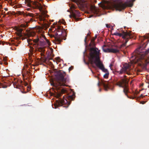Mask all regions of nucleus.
<instances>
[{"label":"nucleus","mask_w":149,"mask_h":149,"mask_svg":"<svg viewBox=\"0 0 149 149\" xmlns=\"http://www.w3.org/2000/svg\"><path fill=\"white\" fill-rule=\"evenodd\" d=\"M70 9H71V15H69L70 17H71V16L74 17L75 18L76 21H77L78 20V19L76 18L75 17L76 16H79L80 15V12L77 10H76L74 9L75 8V7L74 5L72 4L70 6H69Z\"/></svg>","instance_id":"obj_11"},{"label":"nucleus","mask_w":149,"mask_h":149,"mask_svg":"<svg viewBox=\"0 0 149 149\" xmlns=\"http://www.w3.org/2000/svg\"><path fill=\"white\" fill-rule=\"evenodd\" d=\"M24 2L25 4L31 8L39 9L40 13L38 16L40 21L42 22L44 25L46 26L50 25V22L46 19L48 16L47 14V11L45 10V6L42 4L41 0H35L34 2L31 0H25Z\"/></svg>","instance_id":"obj_2"},{"label":"nucleus","mask_w":149,"mask_h":149,"mask_svg":"<svg viewBox=\"0 0 149 149\" xmlns=\"http://www.w3.org/2000/svg\"><path fill=\"white\" fill-rule=\"evenodd\" d=\"M100 51V50L96 47H91L89 55L88 56L86 54V56L88 58L89 62L93 67L96 68V66L93 65L95 64L96 66L105 73L108 71L107 69L104 68L103 65L100 61L99 57Z\"/></svg>","instance_id":"obj_3"},{"label":"nucleus","mask_w":149,"mask_h":149,"mask_svg":"<svg viewBox=\"0 0 149 149\" xmlns=\"http://www.w3.org/2000/svg\"><path fill=\"white\" fill-rule=\"evenodd\" d=\"M89 46L90 47H91V46H92V44H91V42L89 44Z\"/></svg>","instance_id":"obj_39"},{"label":"nucleus","mask_w":149,"mask_h":149,"mask_svg":"<svg viewBox=\"0 0 149 149\" xmlns=\"http://www.w3.org/2000/svg\"><path fill=\"white\" fill-rule=\"evenodd\" d=\"M148 53H149V49H148L147 51H146L145 52V54H146V55L148 54Z\"/></svg>","instance_id":"obj_30"},{"label":"nucleus","mask_w":149,"mask_h":149,"mask_svg":"<svg viewBox=\"0 0 149 149\" xmlns=\"http://www.w3.org/2000/svg\"><path fill=\"white\" fill-rule=\"evenodd\" d=\"M133 5V3L130 1H127L123 3L122 2V10L125 9L127 7H131Z\"/></svg>","instance_id":"obj_17"},{"label":"nucleus","mask_w":149,"mask_h":149,"mask_svg":"<svg viewBox=\"0 0 149 149\" xmlns=\"http://www.w3.org/2000/svg\"><path fill=\"white\" fill-rule=\"evenodd\" d=\"M71 68L70 67L69 68V71H70V70H71V69H70Z\"/></svg>","instance_id":"obj_44"},{"label":"nucleus","mask_w":149,"mask_h":149,"mask_svg":"<svg viewBox=\"0 0 149 149\" xmlns=\"http://www.w3.org/2000/svg\"><path fill=\"white\" fill-rule=\"evenodd\" d=\"M27 74H28V75H29V72H27Z\"/></svg>","instance_id":"obj_45"},{"label":"nucleus","mask_w":149,"mask_h":149,"mask_svg":"<svg viewBox=\"0 0 149 149\" xmlns=\"http://www.w3.org/2000/svg\"><path fill=\"white\" fill-rule=\"evenodd\" d=\"M33 42L35 45L40 47L38 48V50L39 52H44L45 51V46H47L50 44L49 40L42 35L38 36L36 39L34 40Z\"/></svg>","instance_id":"obj_5"},{"label":"nucleus","mask_w":149,"mask_h":149,"mask_svg":"<svg viewBox=\"0 0 149 149\" xmlns=\"http://www.w3.org/2000/svg\"><path fill=\"white\" fill-rule=\"evenodd\" d=\"M113 34L115 36H118L120 37H121V33H120L118 32H115Z\"/></svg>","instance_id":"obj_25"},{"label":"nucleus","mask_w":149,"mask_h":149,"mask_svg":"<svg viewBox=\"0 0 149 149\" xmlns=\"http://www.w3.org/2000/svg\"><path fill=\"white\" fill-rule=\"evenodd\" d=\"M118 46V47L120 48L121 47V44L120 43H119Z\"/></svg>","instance_id":"obj_32"},{"label":"nucleus","mask_w":149,"mask_h":149,"mask_svg":"<svg viewBox=\"0 0 149 149\" xmlns=\"http://www.w3.org/2000/svg\"><path fill=\"white\" fill-rule=\"evenodd\" d=\"M140 49H136L134 53L133 54V56H132V58H134V60L135 63H138L140 65H144V63L143 62V59L144 58V56L139 50Z\"/></svg>","instance_id":"obj_7"},{"label":"nucleus","mask_w":149,"mask_h":149,"mask_svg":"<svg viewBox=\"0 0 149 149\" xmlns=\"http://www.w3.org/2000/svg\"><path fill=\"white\" fill-rule=\"evenodd\" d=\"M33 47H31V49L29 50V51L31 53H32V52H33Z\"/></svg>","instance_id":"obj_29"},{"label":"nucleus","mask_w":149,"mask_h":149,"mask_svg":"<svg viewBox=\"0 0 149 149\" xmlns=\"http://www.w3.org/2000/svg\"><path fill=\"white\" fill-rule=\"evenodd\" d=\"M123 52L125 54H125V52L124 51H123Z\"/></svg>","instance_id":"obj_50"},{"label":"nucleus","mask_w":149,"mask_h":149,"mask_svg":"<svg viewBox=\"0 0 149 149\" xmlns=\"http://www.w3.org/2000/svg\"><path fill=\"white\" fill-rule=\"evenodd\" d=\"M65 75V72L57 71L55 73V79L51 82V85L53 86V90L54 91L52 93L51 95L58 98V100H56L55 102V109L57 107L61 106L64 104L68 105L67 106L64 107H68L70 104V102H68L64 96L63 99L60 98L62 94L67 92L65 88L62 87V86H65V84L67 83V79L64 77Z\"/></svg>","instance_id":"obj_1"},{"label":"nucleus","mask_w":149,"mask_h":149,"mask_svg":"<svg viewBox=\"0 0 149 149\" xmlns=\"http://www.w3.org/2000/svg\"><path fill=\"white\" fill-rule=\"evenodd\" d=\"M26 10H27L29 11L30 10V8H27L26 9Z\"/></svg>","instance_id":"obj_38"},{"label":"nucleus","mask_w":149,"mask_h":149,"mask_svg":"<svg viewBox=\"0 0 149 149\" xmlns=\"http://www.w3.org/2000/svg\"><path fill=\"white\" fill-rule=\"evenodd\" d=\"M24 85L25 86H26L27 85H28V84L26 82H25L24 83Z\"/></svg>","instance_id":"obj_36"},{"label":"nucleus","mask_w":149,"mask_h":149,"mask_svg":"<svg viewBox=\"0 0 149 149\" xmlns=\"http://www.w3.org/2000/svg\"><path fill=\"white\" fill-rule=\"evenodd\" d=\"M25 26L23 25V26H22V27H24Z\"/></svg>","instance_id":"obj_47"},{"label":"nucleus","mask_w":149,"mask_h":149,"mask_svg":"<svg viewBox=\"0 0 149 149\" xmlns=\"http://www.w3.org/2000/svg\"><path fill=\"white\" fill-rule=\"evenodd\" d=\"M22 31L23 29L21 28H18L17 29V35L19 39L23 40L24 39V37L25 34L24 33H22Z\"/></svg>","instance_id":"obj_14"},{"label":"nucleus","mask_w":149,"mask_h":149,"mask_svg":"<svg viewBox=\"0 0 149 149\" xmlns=\"http://www.w3.org/2000/svg\"><path fill=\"white\" fill-rule=\"evenodd\" d=\"M135 0H132V2H134L135 1Z\"/></svg>","instance_id":"obj_48"},{"label":"nucleus","mask_w":149,"mask_h":149,"mask_svg":"<svg viewBox=\"0 0 149 149\" xmlns=\"http://www.w3.org/2000/svg\"><path fill=\"white\" fill-rule=\"evenodd\" d=\"M75 95L74 93H72V95H68L67 96V98L69 100H73L74 98V96Z\"/></svg>","instance_id":"obj_21"},{"label":"nucleus","mask_w":149,"mask_h":149,"mask_svg":"<svg viewBox=\"0 0 149 149\" xmlns=\"http://www.w3.org/2000/svg\"><path fill=\"white\" fill-rule=\"evenodd\" d=\"M29 58L31 62H33V60L35 58L33 56H32V55H31L30 54L29 55Z\"/></svg>","instance_id":"obj_22"},{"label":"nucleus","mask_w":149,"mask_h":149,"mask_svg":"<svg viewBox=\"0 0 149 149\" xmlns=\"http://www.w3.org/2000/svg\"><path fill=\"white\" fill-rule=\"evenodd\" d=\"M129 68V65L127 64H125L123 65V67L122 68V73L125 72L127 71Z\"/></svg>","instance_id":"obj_18"},{"label":"nucleus","mask_w":149,"mask_h":149,"mask_svg":"<svg viewBox=\"0 0 149 149\" xmlns=\"http://www.w3.org/2000/svg\"><path fill=\"white\" fill-rule=\"evenodd\" d=\"M27 42H28V44H30V42L29 41V40H28V39H27Z\"/></svg>","instance_id":"obj_40"},{"label":"nucleus","mask_w":149,"mask_h":149,"mask_svg":"<svg viewBox=\"0 0 149 149\" xmlns=\"http://www.w3.org/2000/svg\"><path fill=\"white\" fill-rule=\"evenodd\" d=\"M126 26H124V29H125L126 28Z\"/></svg>","instance_id":"obj_51"},{"label":"nucleus","mask_w":149,"mask_h":149,"mask_svg":"<svg viewBox=\"0 0 149 149\" xmlns=\"http://www.w3.org/2000/svg\"><path fill=\"white\" fill-rule=\"evenodd\" d=\"M90 36V34L88 33L87 34V36Z\"/></svg>","instance_id":"obj_42"},{"label":"nucleus","mask_w":149,"mask_h":149,"mask_svg":"<svg viewBox=\"0 0 149 149\" xmlns=\"http://www.w3.org/2000/svg\"><path fill=\"white\" fill-rule=\"evenodd\" d=\"M124 77H126V76H125V75H124Z\"/></svg>","instance_id":"obj_52"},{"label":"nucleus","mask_w":149,"mask_h":149,"mask_svg":"<svg viewBox=\"0 0 149 149\" xmlns=\"http://www.w3.org/2000/svg\"><path fill=\"white\" fill-rule=\"evenodd\" d=\"M72 1L74 2L77 3H79V2L80 0H71Z\"/></svg>","instance_id":"obj_28"},{"label":"nucleus","mask_w":149,"mask_h":149,"mask_svg":"<svg viewBox=\"0 0 149 149\" xmlns=\"http://www.w3.org/2000/svg\"><path fill=\"white\" fill-rule=\"evenodd\" d=\"M40 29L36 28H35L32 29L29 31V35L31 36H33L36 34V33H38L40 31Z\"/></svg>","instance_id":"obj_16"},{"label":"nucleus","mask_w":149,"mask_h":149,"mask_svg":"<svg viewBox=\"0 0 149 149\" xmlns=\"http://www.w3.org/2000/svg\"><path fill=\"white\" fill-rule=\"evenodd\" d=\"M10 48L11 50H15V49H16V48H14V49H13L12 47H10Z\"/></svg>","instance_id":"obj_37"},{"label":"nucleus","mask_w":149,"mask_h":149,"mask_svg":"<svg viewBox=\"0 0 149 149\" xmlns=\"http://www.w3.org/2000/svg\"><path fill=\"white\" fill-rule=\"evenodd\" d=\"M101 91V89L100 88V89H99V91Z\"/></svg>","instance_id":"obj_49"},{"label":"nucleus","mask_w":149,"mask_h":149,"mask_svg":"<svg viewBox=\"0 0 149 149\" xmlns=\"http://www.w3.org/2000/svg\"><path fill=\"white\" fill-rule=\"evenodd\" d=\"M86 39H87V36L85 37V39H84L85 45V47L86 48V47H87V46L88 45L87 43L86 42Z\"/></svg>","instance_id":"obj_27"},{"label":"nucleus","mask_w":149,"mask_h":149,"mask_svg":"<svg viewBox=\"0 0 149 149\" xmlns=\"http://www.w3.org/2000/svg\"><path fill=\"white\" fill-rule=\"evenodd\" d=\"M140 97H143V96L142 94H141V95H140Z\"/></svg>","instance_id":"obj_41"},{"label":"nucleus","mask_w":149,"mask_h":149,"mask_svg":"<svg viewBox=\"0 0 149 149\" xmlns=\"http://www.w3.org/2000/svg\"><path fill=\"white\" fill-rule=\"evenodd\" d=\"M128 86V83L127 79L122 78V88H123V93L127 97L131 99L132 98L128 95V93H130Z\"/></svg>","instance_id":"obj_10"},{"label":"nucleus","mask_w":149,"mask_h":149,"mask_svg":"<svg viewBox=\"0 0 149 149\" xmlns=\"http://www.w3.org/2000/svg\"><path fill=\"white\" fill-rule=\"evenodd\" d=\"M109 75V72L108 71L105 72V74L104 75L103 77L104 78H107L108 77Z\"/></svg>","instance_id":"obj_24"},{"label":"nucleus","mask_w":149,"mask_h":149,"mask_svg":"<svg viewBox=\"0 0 149 149\" xmlns=\"http://www.w3.org/2000/svg\"><path fill=\"white\" fill-rule=\"evenodd\" d=\"M111 1L106 5L100 3L98 4L104 10H115L116 11H121V0H111Z\"/></svg>","instance_id":"obj_4"},{"label":"nucleus","mask_w":149,"mask_h":149,"mask_svg":"<svg viewBox=\"0 0 149 149\" xmlns=\"http://www.w3.org/2000/svg\"><path fill=\"white\" fill-rule=\"evenodd\" d=\"M145 102H146L143 101H142L141 102V103L142 104H144L145 103Z\"/></svg>","instance_id":"obj_35"},{"label":"nucleus","mask_w":149,"mask_h":149,"mask_svg":"<svg viewBox=\"0 0 149 149\" xmlns=\"http://www.w3.org/2000/svg\"><path fill=\"white\" fill-rule=\"evenodd\" d=\"M115 84L117 86H118L120 87H121V80L117 79L115 80Z\"/></svg>","instance_id":"obj_20"},{"label":"nucleus","mask_w":149,"mask_h":149,"mask_svg":"<svg viewBox=\"0 0 149 149\" xmlns=\"http://www.w3.org/2000/svg\"><path fill=\"white\" fill-rule=\"evenodd\" d=\"M100 84L104 88L105 90L107 91L108 89H110L111 90L113 89V84L111 83L108 81H105L101 80L100 81H99L97 84L98 86H99Z\"/></svg>","instance_id":"obj_9"},{"label":"nucleus","mask_w":149,"mask_h":149,"mask_svg":"<svg viewBox=\"0 0 149 149\" xmlns=\"http://www.w3.org/2000/svg\"><path fill=\"white\" fill-rule=\"evenodd\" d=\"M58 22H59V23H60V24H64L65 23V21L63 19H62V20L60 19L59 20Z\"/></svg>","instance_id":"obj_26"},{"label":"nucleus","mask_w":149,"mask_h":149,"mask_svg":"<svg viewBox=\"0 0 149 149\" xmlns=\"http://www.w3.org/2000/svg\"><path fill=\"white\" fill-rule=\"evenodd\" d=\"M50 51L51 53L53 52V50L52 48H51L50 49Z\"/></svg>","instance_id":"obj_34"},{"label":"nucleus","mask_w":149,"mask_h":149,"mask_svg":"<svg viewBox=\"0 0 149 149\" xmlns=\"http://www.w3.org/2000/svg\"><path fill=\"white\" fill-rule=\"evenodd\" d=\"M97 35L96 34L95 35V38L93 40V41H94L95 40V39L97 38Z\"/></svg>","instance_id":"obj_33"},{"label":"nucleus","mask_w":149,"mask_h":149,"mask_svg":"<svg viewBox=\"0 0 149 149\" xmlns=\"http://www.w3.org/2000/svg\"><path fill=\"white\" fill-rule=\"evenodd\" d=\"M112 65L111 64H110V65L109 66V67H110V68L111 69V66Z\"/></svg>","instance_id":"obj_43"},{"label":"nucleus","mask_w":149,"mask_h":149,"mask_svg":"<svg viewBox=\"0 0 149 149\" xmlns=\"http://www.w3.org/2000/svg\"><path fill=\"white\" fill-rule=\"evenodd\" d=\"M106 26L107 28H110V25L108 24H106Z\"/></svg>","instance_id":"obj_31"},{"label":"nucleus","mask_w":149,"mask_h":149,"mask_svg":"<svg viewBox=\"0 0 149 149\" xmlns=\"http://www.w3.org/2000/svg\"><path fill=\"white\" fill-rule=\"evenodd\" d=\"M130 33L127 32L126 30H122V38L123 39V43L122 44V47L126 46L128 39L130 38Z\"/></svg>","instance_id":"obj_8"},{"label":"nucleus","mask_w":149,"mask_h":149,"mask_svg":"<svg viewBox=\"0 0 149 149\" xmlns=\"http://www.w3.org/2000/svg\"><path fill=\"white\" fill-rule=\"evenodd\" d=\"M120 73H121V69L120 70Z\"/></svg>","instance_id":"obj_46"},{"label":"nucleus","mask_w":149,"mask_h":149,"mask_svg":"<svg viewBox=\"0 0 149 149\" xmlns=\"http://www.w3.org/2000/svg\"><path fill=\"white\" fill-rule=\"evenodd\" d=\"M53 31H54L53 34H49V35L50 37L52 38H54V40H52L54 42L55 44L58 43L62 40V37L61 35L62 33V31L61 28V26H57V29H55L54 30L53 29Z\"/></svg>","instance_id":"obj_6"},{"label":"nucleus","mask_w":149,"mask_h":149,"mask_svg":"<svg viewBox=\"0 0 149 149\" xmlns=\"http://www.w3.org/2000/svg\"><path fill=\"white\" fill-rule=\"evenodd\" d=\"M86 51V49H85V51L84 52V58H83V61H84V63L85 64L88 65L89 64V62H86V61H85V59L84 58V56H85V53Z\"/></svg>","instance_id":"obj_23"},{"label":"nucleus","mask_w":149,"mask_h":149,"mask_svg":"<svg viewBox=\"0 0 149 149\" xmlns=\"http://www.w3.org/2000/svg\"><path fill=\"white\" fill-rule=\"evenodd\" d=\"M21 42L19 41L18 39H16L14 40H13L12 41L11 44L16 46H17L18 45V44L20 43Z\"/></svg>","instance_id":"obj_19"},{"label":"nucleus","mask_w":149,"mask_h":149,"mask_svg":"<svg viewBox=\"0 0 149 149\" xmlns=\"http://www.w3.org/2000/svg\"><path fill=\"white\" fill-rule=\"evenodd\" d=\"M102 49L105 52L117 53L119 52V50L118 49L109 48L107 47L105 45H104L102 47Z\"/></svg>","instance_id":"obj_13"},{"label":"nucleus","mask_w":149,"mask_h":149,"mask_svg":"<svg viewBox=\"0 0 149 149\" xmlns=\"http://www.w3.org/2000/svg\"><path fill=\"white\" fill-rule=\"evenodd\" d=\"M91 12L92 13L96 15V16H99L100 15L99 13L100 10L99 9L96 8L95 6H92L91 8Z\"/></svg>","instance_id":"obj_15"},{"label":"nucleus","mask_w":149,"mask_h":149,"mask_svg":"<svg viewBox=\"0 0 149 149\" xmlns=\"http://www.w3.org/2000/svg\"><path fill=\"white\" fill-rule=\"evenodd\" d=\"M18 14L19 15H22L24 17L29 16L31 18H28L29 22H32L35 21V18L36 16L32 13H24V12L20 11L18 12Z\"/></svg>","instance_id":"obj_12"}]
</instances>
